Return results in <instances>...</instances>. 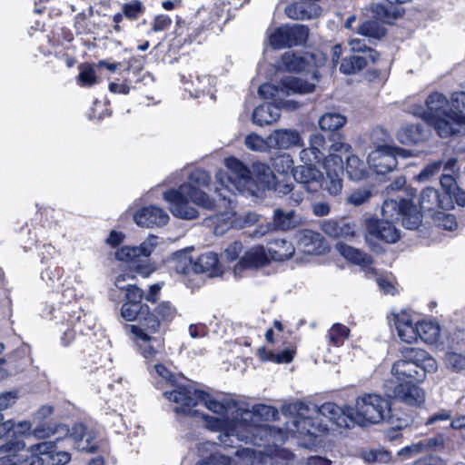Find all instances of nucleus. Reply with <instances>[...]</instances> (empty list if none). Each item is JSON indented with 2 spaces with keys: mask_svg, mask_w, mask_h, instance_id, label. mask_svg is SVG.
<instances>
[{
  "mask_svg": "<svg viewBox=\"0 0 465 465\" xmlns=\"http://www.w3.org/2000/svg\"><path fill=\"white\" fill-rule=\"evenodd\" d=\"M203 406L219 417L203 415L205 427L209 430L220 432L219 440L225 446H233L237 441H244L261 446L263 440L269 441L274 430L267 425H260V418L267 420L276 415V410L267 405H256L252 410L242 408L231 399L218 400L213 395L199 394Z\"/></svg>",
  "mask_w": 465,
  "mask_h": 465,
  "instance_id": "nucleus-1",
  "label": "nucleus"
},
{
  "mask_svg": "<svg viewBox=\"0 0 465 465\" xmlns=\"http://www.w3.org/2000/svg\"><path fill=\"white\" fill-rule=\"evenodd\" d=\"M426 109L420 116L442 138L465 133V91L454 92L450 100L433 92L425 100Z\"/></svg>",
  "mask_w": 465,
  "mask_h": 465,
  "instance_id": "nucleus-2",
  "label": "nucleus"
},
{
  "mask_svg": "<svg viewBox=\"0 0 465 465\" xmlns=\"http://www.w3.org/2000/svg\"><path fill=\"white\" fill-rule=\"evenodd\" d=\"M211 177L203 170L197 169L191 173L187 183L180 185L178 189H173L163 193V199L169 203L171 213L182 219H194L197 211L190 203H194L205 209L213 207V200L202 191L207 187Z\"/></svg>",
  "mask_w": 465,
  "mask_h": 465,
  "instance_id": "nucleus-3",
  "label": "nucleus"
},
{
  "mask_svg": "<svg viewBox=\"0 0 465 465\" xmlns=\"http://www.w3.org/2000/svg\"><path fill=\"white\" fill-rule=\"evenodd\" d=\"M150 372L154 378L159 379L156 381L158 388L164 389L163 384L171 388L170 391L165 390L163 394L166 400L176 405L174 407L176 413L198 415L199 411L196 407L200 404L203 405V400L199 397V394L211 395L192 386L181 385L175 376L161 363L154 364Z\"/></svg>",
  "mask_w": 465,
  "mask_h": 465,
  "instance_id": "nucleus-4",
  "label": "nucleus"
},
{
  "mask_svg": "<svg viewBox=\"0 0 465 465\" xmlns=\"http://www.w3.org/2000/svg\"><path fill=\"white\" fill-rule=\"evenodd\" d=\"M437 370V361L429 352L419 348H408L391 365V372L398 381L421 383L428 374Z\"/></svg>",
  "mask_w": 465,
  "mask_h": 465,
  "instance_id": "nucleus-5",
  "label": "nucleus"
},
{
  "mask_svg": "<svg viewBox=\"0 0 465 465\" xmlns=\"http://www.w3.org/2000/svg\"><path fill=\"white\" fill-rule=\"evenodd\" d=\"M390 411L388 399L378 393H363L355 399L351 406L352 424H378L389 416Z\"/></svg>",
  "mask_w": 465,
  "mask_h": 465,
  "instance_id": "nucleus-6",
  "label": "nucleus"
},
{
  "mask_svg": "<svg viewBox=\"0 0 465 465\" xmlns=\"http://www.w3.org/2000/svg\"><path fill=\"white\" fill-rule=\"evenodd\" d=\"M224 164L228 173L219 171L215 174L216 183L221 186L215 190L223 201L231 203L230 196L223 190L228 193L243 192L252 183V176L249 168L235 157L225 158Z\"/></svg>",
  "mask_w": 465,
  "mask_h": 465,
  "instance_id": "nucleus-7",
  "label": "nucleus"
},
{
  "mask_svg": "<svg viewBox=\"0 0 465 465\" xmlns=\"http://www.w3.org/2000/svg\"><path fill=\"white\" fill-rule=\"evenodd\" d=\"M302 407L310 409V404L295 402L290 405V411L296 414L286 423L287 430L300 437H317L328 430V425L323 420H319L310 411L302 410Z\"/></svg>",
  "mask_w": 465,
  "mask_h": 465,
  "instance_id": "nucleus-8",
  "label": "nucleus"
},
{
  "mask_svg": "<svg viewBox=\"0 0 465 465\" xmlns=\"http://www.w3.org/2000/svg\"><path fill=\"white\" fill-rule=\"evenodd\" d=\"M382 219L396 222L401 220L407 229H415L421 223V214L416 206L405 199H387L381 208Z\"/></svg>",
  "mask_w": 465,
  "mask_h": 465,
  "instance_id": "nucleus-9",
  "label": "nucleus"
},
{
  "mask_svg": "<svg viewBox=\"0 0 465 465\" xmlns=\"http://www.w3.org/2000/svg\"><path fill=\"white\" fill-rule=\"evenodd\" d=\"M315 88V83H310L300 77L287 75L284 76L279 85L270 83L262 84L259 87V94L263 99H273L281 101L283 96L292 94H308Z\"/></svg>",
  "mask_w": 465,
  "mask_h": 465,
  "instance_id": "nucleus-10",
  "label": "nucleus"
},
{
  "mask_svg": "<svg viewBox=\"0 0 465 465\" xmlns=\"http://www.w3.org/2000/svg\"><path fill=\"white\" fill-rule=\"evenodd\" d=\"M385 390L389 397L411 406L420 407L425 401V391L416 382L388 381Z\"/></svg>",
  "mask_w": 465,
  "mask_h": 465,
  "instance_id": "nucleus-11",
  "label": "nucleus"
},
{
  "mask_svg": "<svg viewBox=\"0 0 465 465\" xmlns=\"http://www.w3.org/2000/svg\"><path fill=\"white\" fill-rule=\"evenodd\" d=\"M399 155L406 157L408 152L403 149L379 144L377 148L369 153L367 161L369 166L377 174H386L396 168V158Z\"/></svg>",
  "mask_w": 465,
  "mask_h": 465,
  "instance_id": "nucleus-12",
  "label": "nucleus"
},
{
  "mask_svg": "<svg viewBox=\"0 0 465 465\" xmlns=\"http://www.w3.org/2000/svg\"><path fill=\"white\" fill-rule=\"evenodd\" d=\"M308 35L309 30L303 25H282L271 33L268 39L273 49H282L304 44Z\"/></svg>",
  "mask_w": 465,
  "mask_h": 465,
  "instance_id": "nucleus-13",
  "label": "nucleus"
},
{
  "mask_svg": "<svg viewBox=\"0 0 465 465\" xmlns=\"http://www.w3.org/2000/svg\"><path fill=\"white\" fill-rule=\"evenodd\" d=\"M310 411L314 414L315 418L319 420H323L322 418H327L330 421L341 428H349L352 424L351 406L341 408L333 402H325L318 407L314 404H310ZM302 410L306 411L304 407Z\"/></svg>",
  "mask_w": 465,
  "mask_h": 465,
  "instance_id": "nucleus-14",
  "label": "nucleus"
},
{
  "mask_svg": "<svg viewBox=\"0 0 465 465\" xmlns=\"http://www.w3.org/2000/svg\"><path fill=\"white\" fill-rule=\"evenodd\" d=\"M127 328L143 358L148 361L155 360L163 348V339L159 336H152L134 324L129 325Z\"/></svg>",
  "mask_w": 465,
  "mask_h": 465,
  "instance_id": "nucleus-15",
  "label": "nucleus"
},
{
  "mask_svg": "<svg viewBox=\"0 0 465 465\" xmlns=\"http://www.w3.org/2000/svg\"><path fill=\"white\" fill-rule=\"evenodd\" d=\"M395 222L370 218L365 222V239L370 241L371 237L383 241L387 243H393L400 238V232L394 225Z\"/></svg>",
  "mask_w": 465,
  "mask_h": 465,
  "instance_id": "nucleus-16",
  "label": "nucleus"
},
{
  "mask_svg": "<svg viewBox=\"0 0 465 465\" xmlns=\"http://www.w3.org/2000/svg\"><path fill=\"white\" fill-rule=\"evenodd\" d=\"M392 321L400 340L405 343H413L419 340L418 324L407 311L392 312Z\"/></svg>",
  "mask_w": 465,
  "mask_h": 465,
  "instance_id": "nucleus-17",
  "label": "nucleus"
},
{
  "mask_svg": "<svg viewBox=\"0 0 465 465\" xmlns=\"http://www.w3.org/2000/svg\"><path fill=\"white\" fill-rule=\"evenodd\" d=\"M169 218V214L163 208L155 205L143 207L134 213L135 223L145 228L163 226Z\"/></svg>",
  "mask_w": 465,
  "mask_h": 465,
  "instance_id": "nucleus-18",
  "label": "nucleus"
},
{
  "mask_svg": "<svg viewBox=\"0 0 465 465\" xmlns=\"http://www.w3.org/2000/svg\"><path fill=\"white\" fill-rule=\"evenodd\" d=\"M293 179L308 193H315L322 185L323 174L315 165H298L293 170Z\"/></svg>",
  "mask_w": 465,
  "mask_h": 465,
  "instance_id": "nucleus-19",
  "label": "nucleus"
},
{
  "mask_svg": "<svg viewBox=\"0 0 465 465\" xmlns=\"http://www.w3.org/2000/svg\"><path fill=\"white\" fill-rule=\"evenodd\" d=\"M114 255L117 260L127 262L143 277H148L154 271V267L148 261L140 258L135 246H124L117 250Z\"/></svg>",
  "mask_w": 465,
  "mask_h": 465,
  "instance_id": "nucleus-20",
  "label": "nucleus"
},
{
  "mask_svg": "<svg viewBox=\"0 0 465 465\" xmlns=\"http://www.w3.org/2000/svg\"><path fill=\"white\" fill-rule=\"evenodd\" d=\"M270 260V254L263 246H254L248 250L244 256L237 262L233 268V273L235 276H241L243 270L262 267Z\"/></svg>",
  "mask_w": 465,
  "mask_h": 465,
  "instance_id": "nucleus-21",
  "label": "nucleus"
},
{
  "mask_svg": "<svg viewBox=\"0 0 465 465\" xmlns=\"http://www.w3.org/2000/svg\"><path fill=\"white\" fill-rule=\"evenodd\" d=\"M420 206L423 212H439V209L448 210L453 208L451 197L442 196L434 188L424 189L420 197Z\"/></svg>",
  "mask_w": 465,
  "mask_h": 465,
  "instance_id": "nucleus-22",
  "label": "nucleus"
},
{
  "mask_svg": "<svg viewBox=\"0 0 465 465\" xmlns=\"http://www.w3.org/2000/svg\"><path fill=\"white\" fill-rule=\"evenodd\" d=\"M268 144L277 149L287 150L294 146H302L301 134L294 129H278L268 137Z\"/></svg>",
  "mask_w": 465,
  "mask_h": 465,
  "instance_id": "nucleus-23",
  "label": "nucleus"
},
{
  "mask_svg": "<svg viewBox=\"0 0 465 465\" xmlns=\"http://www.w3.org/2000/svg\"><path fill=\"white\" fill-rule=\"evenodd\" d=\"M297 246L299 250L307 254H322L326 250L325 241L322 236L312 230L300 232Z\"/></svg>",
  "mask_w": 465,
  "mask_h": 465,
  "instance_id": "nucleus-24",
  "label": "nucleus"
},
{
  "mask_svg": "<svg viewBox=\"0 0 465 465\" xmlns=\"http://www.w3.org/2000/svg\"><path fill=\"white\" fill-rule=\"evenodd\" d=\"M378 57L379 54L374 50H369L363 54L346 57L340 65V71L344 74H354L367 66L370 62L374 64Z\"/></svg>",
  "mask_w": 465,
  "mask_h": 465,
  "instance_id": "nucleus-25",
  "label": "nucleus"
},
{
  "mask_svg": "<svg viewBox=\"0 0 465 465\" xmlns=\"http://www.w3.org/2000/svg\"><path fill=\"white\" fill-rule=\"evenodd\" d=\"M312 55H298L292 52H285L276 63L279 70L288 72H302L311 64Z\"/></svg>",
  "mask_w": 465,
  "mask_h": 465,
  "instance_id": "nucleus-26",
  "label": "nucleus"
},
{
  "mask_svg": "<svg viewBox=\"0 0 465 465\" xmlns=\"http://www.w3.org/2000/svg\"><path fill=\"white\" fill-rule=\"evenodd\" d=\"M285 13L291 19L303 20L319 16L322 14V9L315 3L297 2L287 5Z\"/></svg>",
  "mask_w": 465,
  "mask_h": 465,
  "instance_id": "nucleus-27",
  "label": "nucleus"
},
{
  "mask_svg": "<svg viewBox=\"0 0 465 465\" xmlns=\"http://www.w3.org/2000/svg\"><path fill=\"white\" fill-rule=\"evenodd\" d=\"M281 116V109L272 103H265L257 106L252 113V122L256 125L263 126L272 124Z\"/></svg>",
  "mask_w": 465,
  "mask_h": 465,
  "instance_id": "nucleus-28",
  "label": "nucleus"
},
{
  "mask_svg": "<svg viewBox=\"0 0 465 465\" xmlns=\"http://www.w3.org/2000/svg\"><path fill=\"white\" fill-rule=\"evenodd\" d=\"M211 221L216 235H223L230 228H238L242 223L238 213L232 210L218 213L212 217Z\"/></svg>",
  "mask_w": 465,
  "mask_h": 465,
  "instance_id": "nucleus-29",
  "label": "nucleus"
},
{
  "mask_svg": "<svg viewBox=\"0 0 465 465\" xmlns=\"http://www.w3.org/2000/svg\"><path fill=\"white\" fill-rule=\"evenodd\" d=\"M326 170L325 190L333 196L340 194L342 191L343 164H331L324 163Z\"/></svg>",
  "mask_w": 465,
  "mask_h": 465,
  "instance_id": "nucleus-30",
  "label": "nucleus"
},
{
  "mask_svg": "<svg viewBox=\"0 0 465 465\" xmlns=\"http://www.w3.org/2000/svg\"><path fill=\"white\" fill-rule=\"evenodd\" d=\"M194 273H208L211 277L222 275L218 257L213 252H206L193 261Z\"/></svg>",
  "mask_w": 465,
  "mask_h": 465,
  "instance_id": "nucleus-31",
  "label": "nucleus"
},
{
  "mask_svg": "<svg viewBox=\"0 0 465 465\" xmlns=\"http://www.w3.org/2000/svg\"><path fill=\"white\" fill-rule=\"evenodd\" d=\"M70 437L80 450L92 453L97 450V445L92 443L94 437L86 431V427L83 423H77L71 429Z\"/></svg>",
  "mask_w": 465,
  "mask_h": 465,
  "instance_id": "nucleus-32",
  "label": "nucleus"
},
{
  "mask_svg": "<svg viewBox=\"0 0 465 465\" xmlns=\"http://www.w3.org/2000/svg\"><path fill=\"white\" fill-rule=\"evenodd\" d=\"M336 250L343 258L351 263L361 267H368L372 263L370 255L343 242H338L336 244Z\"/></svg>",
  "mask_w": 465,
  "mask_h": 465,
  "instance_id": "nucleus-33",
  "label": "nucleus"
},
{
  "mask_svg": "<svg viewBox=\"0 0 465 465\" xmlns=\"http://www.w3.org/2000/svg\"><path fill=\"white\" fill-rule=\"evenodd\" d=\"M53 441H42L30 446L27 450L28 455L23 460L24 465H45L46 454L50 453Z\"/></svg>",
  "mask_w": 465,
  "mask_h": 465,
  "instance_id": "nucleus-34",
  "label": "nucleus"
},
{
  "mask_svg": "<svg viewBox=\"0 0 465 465\" xmlns=\"http://www.w3.org/2000/svg\"><path fill=\"white\" fill-rule=\"evenodd\" d=\"M424 129L420 124H404L397 133V139L403 144H414L425 138Z\"/></svg>",
  "mask_w": 465,
  "mask_h": 465,
  "instance_id": "nucleus-35",
  "label": "nucleus"
},
{
  "mask_svg": "<svg viewBox=\"0 0 465 465\" xmlns=\"http://www.w3.org/2000/svg\"><path fill=\"white\" fill-rule=\"evenodd\" d=\"M302 223V217L297 215L294 211L283 212L281 209H275L273 213V226L279 230H290Z\"/></svg>",
  "mask_w": 465,
  "mask_h": 465,
  "instance_id": "nucleus-36",
  "label": "nucleus"
},
{
  "mask_svg": "<svg viewBox=\"0 0 465 465\" xmlns=\"http://www.w3.org/2000/svg\"><path fill=\"white\" fill-rule=\"evenodd\" d=\"M172 270L179 274L189 275L194 273V265L192 257L187 251H179L173 253L170 261Z\"/></svg>",
  "mask_w": 465,
  "mask_h": 465,
  "instance_id": "nucleus-37",
  "label": "nucleus"
},
{
  "mask_svg": "<svg viewBox=\"0 0 465 465\" xmlns=\"http://www.w3.org/2000/svg\"><path fill=\"white\" fill-rule=\"evenodd\" d=\"M271 260L283 261L291 258L294 253V247L291 242L284 239H276L268 248Z\"/></svg>",
  "mask_w": 465,
  "mask_h": 465,
  "instance_id": "nucleus-38",
  "label": "nucleus"
},
{
  "mask_svg": "<svg viewBox=\"0 0 465 465\" xmlns=\"http://www.w3.org/2000/svg\"><path fill=\"white\" fill-rule=\"evenodd\" d=\"M351 152V146L341 141L337 140L334 141L330 148L329 154L325 158V163L331 164H343V157L346 158L347 155H350Z\"/></svg>",
  "mask_w": 465,
  "mask_h": 465,
  "instance_id": "nucleus-39",
  "label": "nucleus"
},
{
  "mask_svg": "<svg viewBox=\"0 0 465 465\" xmlns=\"http://www.w3.org/2000/svg\"><path fill=\"white\" fill-rule=\"evenodd\" d=\"M271 188L282 195L291 193L290 202L292 205L300 204L303 199V193L302 192H293V183L291 180H278L276 178L273 180Z\"/></svg>",
  "mask_w": 465,
  "mask_h": 465,
  "instance_id": "nucleus-40",
  "label": "nucleus"
},
{
  "mask_svg": "<svg viewBox=\"0 0 465 465\" xmlns=\"http://www.w3.org/2000/svg\"><path fill=\"white\" fill-rule=\"evenodd\" d=\"M419 339L426 343L433 344L438 341L440 333V325L432 321L419 322Z\"/></svg>",
  "mask_w": 465,
  "mask_h": 465,
  "instance_id": "nucleus-41",
  "label": "nucleus"
},
{
  "mask_svg": "<svg viewBox=\"0 0 465 465\" xmlns=\"http://www.w3.org/2000/svg\"><path fill=\"white\" fill-rule=\"evenodd\" d=\"M346 173L350 179L359 181L367 175V167L363 161L354 154L346 156Z\"/></svg>",
  "mask_w": 465,
  "mask_h": 465,
  "instance_id": "nucleus-42",
  "label": "nucleus"
},
{
  "mask_svg": "<svg viewBox=\"0 0 465 465\" xmlns=\"http://www.w3.org/2000/svg\"><path fill=\"white\" fill-rule=\"evenodd\" d=\"M25 447V442L21 440H11L0 445V453H7L0 458V465H16L15 453L24 450Z\"/></svg>",
  "mask_w": 465,
  "mask_h": 465,
  "instance_id": "nucleus-43",
  "label": "nucleus"
},
{
  "mask_svg": "<svg viewBox=\"0 0 465 465\" xmlns=\"http://www.w3.org/2000/svg\"><path fill=\"white\" fill-rule=\"evenodd\" d=\"M148 312L145 303L124 302L121 308V315L127 322L139 321Z\"/></svg>",
  "mask_w": 465,
  "mask_h": 465,
  "instance_id": "nucleus-44",
  "label": "nucleus"
},
{
  "mask_svg": "<svg viewBox=\"0 0 465 465\" xmlns=\"http://www.w3.org/2000/svg\"><path fill=\"white\" fill-rule=\"evenodd\" d=\"M346 117L339 113H326L319 119L320 128L323 131H335L346 124Z\"/></svg>",
  "mask_w": 465,
  "mask_h": 465,
  "instance_id": "nucleus-45",
  "label": "nucleus"
},
{
  "mask_svg": "<svg viewBox=\"0 0 465 465\" xmlns=\"http://www.w3.org/2000/svg\"><path fill=\"white\" fill-rule=\"evenodd\" d=\"M252 174L256 177L257 182L267 189H271L273 180L276 179L270 166L262 163H253Z\"/></svg>",
  "mask_w": 465,
  "mask_h": 465,
  "instance_id": "nucleus-46",
  "label": "nucleus"
},
{
  "mask_svg": "<svg viewBox=\"0 0 465 465\" xmlns=\"http://www.w3.org/2000/svg\"><path fill=\"white\" fill-rule=\"evenodd\" d=\"M358 34L370 39H381L385 35V29L378 21H366L358 27Z\"/></svg>",
  "mask_w": 465,
  "mask_h": 465,
  "instance_id": "nucleus-47",
  "label": "nucleus"
},
{
  "mask_svg": "<svg viewBox=\"0 0 465 465\" xmlns=\"http://www.w3.org/2000/svg\"><path fill=\"white\" fill-rule=\"evenodd\" d=\"M360 457L369 464L386 463L390 460L391 454L383 449H370L361 450Z\"/></svg>",
  "mask_w": 465,
  "mask_h": 465,
  "instance_id": "nucleus-48",
  "label": "nucleus"
},
{
  "mask_svg": "<svg viewBox=\"0 0 465 465\" xmlns=\"http://www.w3.org/2000/svg\"><path fill=\"white\" fill-rule=\"evenodd\" d=\"M293 160L292 156L288 153L280 154L272 159V168L273 171L278 173L279 174H287L289 172H292L293 174Z\"/></svg>",
  "mask_w": 465,
  "mask_h": 465,
  "instance_id": "nucleus-49",
  "label": "nucleus"
},
{
  "mask_svg": "<svg viewBox=\"0 0 465 465\" xmlns=\"http://www.w3.org/2000/svg\"><path fill=\"white\" fill-rule=\"evenodd\" d=\"M140 325H136L138 328L143 329L145 332L153 336V334L157 333L160 330V319L150 312V308L148 307V312L144 314V317H141L138 321Z\"/></svg>",
  "mask_w": 465,
  "mask_h": 465,
  "instance_id": "nucleus-50",
  "label": "nucleus"
},
{
  "mask_svg": "<svg viewBox=\"0 0 465 465\" xmlns=\"http://www.w3.org/2000/svg\"><path fill=\"white\" fill-rule=\"evenodd\" d=\"M350 330L345 325L334 323L328 331L329 341L334 346H341L349 336Z\"/></svg>",
  "mask_w": 465,
  "mask_h": 465,
  "instance_id": "nucleus-51",
  "label": "nucleus"
},
{
  "mask_svg": "<svg viewBox=\"0 0 465 465\" xmlns=\"http://www.w3.org/2000/svg\"><path fill=\"white\" fill-rule=\"evenodd\" d=\"M434 224L444 230L453 231L457 228V222L454 215L446 213L443 211L435 212L431 214Z\"/></svg>",
  "mask_w": 465,
  "mask_h": 465,
  "instance_id": "nucleus-52",
  "label": "nucleus"
},
{
  "mask_svg": "<svg viewBox=\"0 0 465 465\" xmlns=\"http://www.w3.org/2000/svg\"><path fill=\"white\" fill-rule=\"evenodd\" d=\"M372 196V191L369 187L358 188L346 197V203L352 206H360L367 203Z\"/></svg>",
  "mask_w": 465,
  "mask_h": 465,
  "instance_id": "nucleus-53",
  "label": "nucleus"
},
{
  "mask_svg": "<svg viewBox=\"0 0 465 465\" xmlns=\"http://www.w3.org/2000/svg\"><path fill=\"white\" fill-rule=\"evenodd\" d=\"M443 361L445 366L453 371L465 370V356L463 354L450 351L445 353Z\"/></svg>",
  "mask_w": 465,
  "mask_h": 465,
  "instance_id": "nucleus-54",
  "label": "nucleus"
},
{
  "mask_svg": "<svg viewBox=\"0 0 465 465\" xmlns=\"http://www.w3.org/2000/svg\"><path fill=\"white\" fill-rule=\"evenodd\" d=\"M55 442L53 441V447L50 453L46 454L47 465H65L71 460V454L67 451H56Z\"/></svg>",
  "mask_w": 465,
  "mask_h": 465,
  "instance_id": "nucleus-55",
  "label": "nucleus"
},
{
  "mask_svg": "<svg viewBox=\"0 0 465 465\" xmlns=\"http://www.w3.org/2000/svg\"><path fill=\"white\" fill-rule=\"evenodd\" d=\"M58 430L68 433L69 430L64 425H58L54 428L46 424L37 425L32 431V434L36 439H46L54 435Z\"/></svg>",
  "mask_w": 465,
  "mask_h": 465,
  "instance_id": "nucleus-56",
  "label": "nucleus"
},
{
  "mask_svg": "<svg viewBox=\"0 0 465 465\" xmlns=\"http://www.w3.org/2000/svg\"><path fill=\"white\" fill-rule=\"evenodd\" d=\"M277 465H307V460L296 458L292 453L286 450H281L276 455Z\"/></svg>",
  "mask_w": 465,
  "mask_h": 465,
  "instance_id": "nucleus-57",
  "label": "nucleus"
},
{
  "mask_svg": "<svg viewBox=\"0 0 465 465\" xmlns=\"http://www.w3.org/2000/svg\"><path fill=\"white\" fill-rule=\"evenodd\" d=\"M124 15L129 19H136L139 15L144 11L143 3L139 0H134L130 3L124 4L122 7Z\"/></svg>",
  "mask_w": 465,
  "mask_h": 465,
  "instance_id": "nucleus-58",
  "label": "nucleus"
},
{
  "mask_svg": "<svg viewBox=\"0 0 465 465\" xmlns=\"http://www.w3.org/2000/svg\"><path fill=\"white\" fill-rule=\"evenodd\" d=\"M309 147L314 153L325 160L326 156L323 153L325 147V137L319 133L312 134L309 139Z\"/></svg>",
  "mask_w": 465,
  "mask_h": 465,
  "instance_id": "nucleus-59",
  "label": "nucleus"
},
{
  "mask_svg": "<svg viewBox=\"0 0 465 465\" xmlns=\"http://www.w3.org/2000/svg\"><path fill=\"white\" fill-rule=\"evenodd\" d=\"M157 245V238L151 236L144 240L139 246H135L136 251L141 259L147 261V257L151 255Z\"/></svg>",
  "mask_w": 465,
  "mask_h": 465,
  "instance_id": "nucleus-60",
  "label": "nucleus"
},
{
  "mask_svg": "<svg viewBox=\"0 0 465 465\" xmlns=\"http://www.w3.org/2000/svg\"><path fill=\"white\" fill-rule=\"evenodd\" d=\"M244 144L248 149L255 152H262L266 148L264 139L255 133H252L245 137Z\"/></svg>",
  "mask_w": 465,
  "mask_h": 465,
  "instance_id": "nucleus-61",
  "label": "nucleus"
},
{
  "mask_svg": "<svg viewBox=\"0 0 465 465\" xmlns=\"http://www.w3.org/2000/svg\"><path fill=\"white\" fill-rule=\"evenodd\" d=\"M154 314L162 321H171L176 314V310L168 302H160L154 310Z\"/></svg>",
  "mask_w": 465,
  "mask_h": 465,
  "instance_id": "nucleus-62",
  "label": "nucleus"
},
{
  "mask_svg": "<svg viewBox=\"0 0 465 465\" xmlns=\"http://www.w3.org/2000/svg\"><path fill=\"white\" fill-rule=\"evenodd\" d=\"M440 185L444 191L442 196H450L452 198V193L457 190V183L454 175L449 173H442L440 177Z\"/></svg>",
  "mask_w": 465,
  "mask_h": 465,
  "instance_id": "nucleus-63",
  "label": "nucleus"
},
{
  "mask_svg": "<svg viewBox=\"0 0 465 465\" xmlns=\"http://www.w3.org/2000/svg\"><path fill=\"white\" fill-rule=\"evenodd\" d=\"M79 82L84 86H91L96 82L95 71L91 65H85L78 75Z\"/></svg>",
  "mask_w": 465,
  "mask_h": 465,
  "instance_id": "nucleus-64",
  "label": "nucleus"
}]
</instances>
